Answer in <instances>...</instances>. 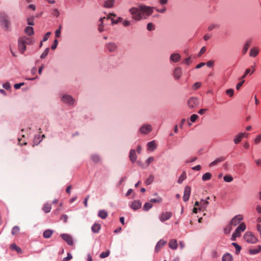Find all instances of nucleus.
<instances>
[{"label":"nucleus","mask_w":261,"mask_h":261,"mask_svg":"<svg viewBox=\"0 0 261 261\" xmlns=\"http://www.w3.org/2000/svg\"><path fill=\"white\" fill-rule=\"evenodd\" d=\"M62 99L63 102L68 103L69 105H72L74 103V99L71 96L69 95H63Z\"/></svg>","instance_id":"obj_14"},{"label":"nucleus","mask_w":261,"mask_h":261,"mask_svg":"<svg viewBox=\"0 0 261 261\" xmlns=\"http://www.w3.org/2000/svg\"><path fill=\"white\" fill-rule=\"evenodd\" d=\"M251 43H252L251 39H249L246 42V43L243 47V48L242 49L243 55H245L246 54V53L248 51V48L250 46Z\"/></svg>","instance_id":"obj_20"},{"label":"nucleus","mask_w":261,"mask_h":261,"mask_svg":"<svg viewBox=\"0 0 261 261\" xmlns=\"http://www.w3.org/2000/svg\"><path fill=\"white\" fill-rule=\"evenodd\" d=\"M18 50L19 51L23 54L26 50L27 47L26 44H24L23 41L19 38L18 41Z\"/></svg>","instance_id":"obj_12"},{"label":"nucleus","mask_w":261,"mask_h":261,"mask_svg":"<svg viewBox=\"0 0 261 261\" xmlns=\"http://www.w3.org/2000/svg\"><path fill=\"white\" fill-rule=\"evenodd\" d=\"M244 240L248 243L255 244L258 240L251 232H246L243 237Z\"/></svg>","instance_id":"obj_5"},{"label":"nucleus","mask_w":261,"mask_h":261,"mask_svg":"<svg viewBox=\"0 0 261 261\" xmlns=\"http://www.w3.org/2000/svg\"><path fill=\"white\" fill-rule=\"evenodd\" d=\"M61 238L66 242L69 245H73V240L72 237L67 234H62L61 235Z\"/></svg>","instance_id":"obj_13"},{"label":"nucleus","mask_w":261,"mask_h":261,"mask_svg":"<svg viewBox=\"0 0 261 261\" xmlns=\"http://www.w3.org/2000/svg\"><path fill=\"white\" fill-rule=\"evenodd\" d=\"M147 146L149 149L154 150L156 148V145L154 141H152L147 143Z\"/></svg>","instance_id":"obj_39"},{"label":"nucleus","mask_w":261,"mask_h":261,"mask_svg":"<svg viewBox=\"0 0 261 261\" xmlns=\"http://www.w3.org/2000/svg\"><path fill=\"white\" fill-rule=\"evenodd\" d=\"M19 228L18 226H15L12 229V234L13 235H15L17 234L19 232Z\"/></svg>","instance_id":"obj_48"},{"label":"nucleus","mask_w":261,"mask_h":261,"mask_svg":"<svg viewBox=\"0 0 261 261\" xmlns=\"http://www.w3.org/2000/svg\"><path fill=\"white\" fill-rule=\"evenodd\" d=\"M49 48H47L45 49V50L44 51V52L41 55V58L43 59L46 57V56L48 55L49 52Z\"/></svg>","instance_id":"obj_52"},{"label":"nucleus","mask_w":261,"mask_h":261,"mask_svg":"<svg viewBox=\"0 0 261 261\" xmlns=\"http://www.w3.org/2000/svg\"><path fill=\"white\" fill-rule=\"evenodd\" d=\"M169 247L172 249H176L177 248V241L175 239H172L169 243Z\"/></svg>","instance_id":"obj_25"},{"label":"nucleus","mask_w":261,"mask_h":261,"mask_svg":"<svg viewBox=\"0 0 261 261\" xmlns=\"http://www.w3.org/2000/svg\"><path fill=\"white\" fill-rule=\"evenodd\" d=\"M186 174L185 172H183L181 175L179 177L177 182L178 184H181L182 182L186 178Z\"/></svg>","instance_id":"obj_37"},{"label":"nucleus","mask_w":261,"mask_h":261,"mask_svg":"<svg viewBox=\"0 0 261 261\" xmlns=\"http://www.w3.org/2000/svg\"><path fill=\"white\" fill-rule=\"evenodd\" d=\"M231 225H230V224L229 223V225H228L224 229V232L226 234H228L229 233L231 229H232V227H231Z\"/></svg>","instance_id":"obj_47"},{"label":"nucleus","mask_w":261,"mask_h":261,"mask_svg":"<svg viewBox=\"0 0 261 261\" xmlns=\"http://www.w3.org/2000/svg\"><path fill=\"white\" fill-rule=\"evenodd\" d=\"M246 229V225L244 223H241L239 226L237 228L235 231L233 233L232 235L231 240L232 241H235L236 238L239 237L241 236V233L242 231H244Z\"/></svg>","instance_id":"obj_4"},{"label":"nucleus","mask_w":261,"mask_h":261,"mask_svg":"<svg viewBox=\"0 0 261 261\" xmlns=\"http://www.w3.org/2000/svg\"><path fill=\"white\" fill-rule=\"evenodd\" d=\"M199 104V100L196 97H191L188 100L187 105L189 109H193L196 108Z\"/></svg>","instance_id":"obj_6"},{"label":"nucleus","mask_w":261,"mask_h":261,"mask_svg":"<svg viewBox=\"0 0 261 261\" xmlns=\"http://www.w3.org/2000/svg\"><path fill=\"white\" fill-rule=\"evenodd\" d=\"M248 135H249L248 133H241L238 134L234 137V139L233 140L234 143L236 144L239 143L241 141L242 139L243 138L247 137Z\"/></svg>","instance_id":"obj_9"},{"label":"nucleus","mask_w":261,"mask_h":261,"mask_svg":"<svg viewBox=\"0 0 261 261\" xmlns=\"http://www.w3.org/2000/svg\"><path fill=\"white\" fill-rule=\"evenodd\" d=\"M34 17H31L28 18L27 21H28V24L30 25H33L34 24Z\"/></svg>","instance_id":"obj_50"},{"label":"nucleus","mask_w":261,"mask_h":261,"mask_svg":"<svg viewBox=\"0 0 261 261\" xmlns=\"http://www.w3.org/2000/svg\"><path fill=\"white\" fill-rule=\"evenodd\" d=\"M261 251V245H258L256 248L250 249L249 252L250 254H256Z\"/></svg>","instance_id":"obj_29"},{"label":"nucleus","mask_w":261,"mask_h":261,"mask_svg":"<svg viewBox=\"0 0 261 261\" xmlns=\"http://www.w3.org/2000/svg\"><path fill=\"white\" fill-rule=\"evenodd\" d=\"M129 12L132 15V18L136 21H140L142 18V14L140 10V5L138 7H132L129 9Z\"/></svg>","instance_id":"obj_1"},{"label":"nucleus","mask_w":261,"mask_h":261,"mask_svg":"<svg viewBox=\"0 0 261 261\" xmlns=\"http://www.w3.org/2000/svg\"><path fill=\"white\" fill-rule=\"evenodd\" d=\"M166 244V241L163 240H160L156 245L155 251L159 252L160 249Z\"/></svg>","instance_id":"obj_18"},{"label":"nucleus","mask_w":261,"mask_h":261,"mask_svg":"<svg viewBox=\"0 0 261 261\" xmlns=\"http://www.w3.org/2000/svg\"><path fill=\"white\" fill-rule=\"evenodd\" d=\"M98 216L101 219H106L108 216V213L105 210H100Z\"/></svg>","instance_id":"obj_36"},{"label":"nucleus","mask_w":261,"mask_h":261,"mask_svg":"<svg viewBox=\"0 0 261 261\" xmlns=\"http://www.w3.org/2000/svg\"><path fill=\"white\" fill-rule=\"evenodd\" d=\"M250 72H251V70H250V69H249V68L245 70V72L244 74L242 76L241 79H244V78H245V77H246V76H247V75L248 74H249Z\"/></svg>","instance_id":"obj_60"},{"label":"nucleus","mask_w":261,"mask_h":261,"mask_svg":"<svg viewBox=\"0 0 261 261\" xmlns=\"http://www.w3.org/2000/svg\"><path fill=\"white\" fill-rule=\"evenodd\" d=\"M259 51L258 48L256 47H252L250 50L249 56L251 57L255 58L258 55Z\"/></svg>","instance_id":"obj_19"},{"label":"nucleus","mask_w":261,"mask_h":261,"mask_svg":"<svg viewBox=\"0 0 261 261\" xmlns=\"http://www.w3.org/2000/svg\"><path fill=\"white\" fill-rule=\"evenodd\" d=\"M191 191V188L190 186H187L185 187L183 196V200L184 201L186 202L189 199Z\"/></svg>","instance_id":"obj_8"},{"label":"nucleus","mask_w":261,"mask_h":261,"mask_svg":"<svg viewBox=\"0 0 261 261\" xmlns=\"http://www.w3.org/2000/svg\"><path fill=\"white\" fill-rule=\"evenodd\" d=\"M72 258V255L70 253H68L67 256L63 259V261H68Z\"/></svg>","instance_id":"obj_64"},{"label":"nucleus","mask_w":261,"mask_h":261,"mask_svg":"<svg viewBox=\"0 0 261 261\" xmlns=\"http://www.w3.org/2000/svg\"><path fill=\"white\" fill-rule=\"evenodd\" d=\"M243 217L241 215H238L234 216L230 221V224L233 226H236L239 224L243 220Z\"/></svg>","instance_id":"obj_7"},{"label":"nucleus","mask_w":261,"mask_h":261,"mask_svg":"<svg viewBox=\"0 0 261 261\" xmlns=\"http://www.w3.org/2000/svg\"><path fill=\"white\" fill-rule=\"evenodd\" d=\"M218 27H219V25L217 24H212L210 25H209V27H208V30L209 31H212V30H213L215 28H217Z\"/></svg>","instance_id":"obj_55"},{"label":"nucleus","mask_w":261,"mask_h":261,"mask_svg":"<svg viewBox=\"0 0 261 261\" xmlns=\"http://www.w3.org/2000/svg\"><path fill=\"white\" fill-rule=\"evenodd\" d=\"M154 161V158L153 156L149 157L146 161L147 166H148L151 162Z\"/></svg>","instance_id":"obj_61"},{"label":"nucleus","mask_w":261,"mask_h":261,"mask_svg":"<svg viewBox=\"0 0 261 261\" xmlns=\"http://www.w3.org/2000/svg\"><path fill=\"white\" fill-rule=\"evenodd\" d=\"M181 59L180 55L178 53H174L170 55V60L174 63H177L180 61Z\"/></svg>","instance_id":"obj_16"},{"label":"nucleus","mask_w":261,"mask_h":261,"mask_svg":"<svg viewBox=\"0 0 261 261\" xmlns=\"http://www.w3.org/2000/svg\"><path fill=\"white\" fill-rule=\"evenodd\" d=\"M10 248L12 250L16 251L18 253H22V249L14 243L10 245Z\"/></svg>","instance_id":"obj_27"},{"label":"nucleus","mask_w":261,"mask_h":261,"mask_svg":"<svg viewBox=\"0 0 261 261\" xmlns=\"http://www.w3.org/2000/svg\"><path fill=\"white\" fill-rule=\"evenodd\" d=\"M91 159H92V160L96 163H98L100 161L99 157L97 155H92Z\"/></svg>","instance_id":"obj_43"},{"label":"nucleus","mask_w":261,"mask_h":261,"mask_svg":"<svg viewBox=\"0 0 261 261\" xmlns=\"http://www.w3.org/2000/svg\"><path fill=\"white\" fill-rule=\"evenodd\" d=\"M114 0H105L103 7L106 8H111L113 6Z\"/></svg>","instance_id":"obj_30"},{"label":"nucleus","mask_w":261,"mask_h":261,"mask_svg":"<svg viewBox=\"0 0 261 261\" xmlns=\"http://www.w3.org/2000/svg\"><path fill=\"white\" fill-rule=\"evenodd\" d=\"M154 29H155L154 25L152 23L150 22L147 24V30L150 31L154 30Z\"/></svg>","instance_id":"obj_44"},{"label":"nucleus","mask_w":261,"mask_h":261,"mask_svg":"<svg viewBox=\"0 0 261 261\" xmlns=\"http://www.w3.org/2000/svg\"><path fill=\"white\" fill-rule=\"evenodd\" d=\"M110 19H111V20H112V23L113 24H117V23H118V22H121V21H122V20H123L122 18V17H119L118 18V19H117L116 20H114V19L111 18Z\"/></svg>","instance_id":"obj_49"},{"label":"nucleus","mask_w":261,"mask_h":261,"mask_svg":"<svg viewBox=\"0 0 261 261\" xmlns=\"http://www.w3.org/2000/svg\"><path fill=\"white\" fill-rule=\"evenodd\" d=\"M101 228V226L99 224L95 223L91 228V230L94 233H98Z\"/></svg>","instance_id":"obj_31"},{"label":"nucleus","mask_w":261,"mask_h":261,"mask_svg":"<svg viewBox=\"0 0 261 261\" xmlns=\"http://www.w3.org/2000/svg\"><path fill=\"white\" fill-rule=\"evenodd\" d=\"M110 254V251L108 250L107 251H106V252H102L100 254V257L101 258H105L106 257H108Z\"/></svg>","instance_id":"obj_45"},{"label":"nucleus","mask_w":261,"mask_h":261,"mask_svg":"<svg viewBox=\"0 0 261 261\" xmlns=\"http://www.w3.org/2000/svg\"><path fill=\"white\" fill-rule=\"evenodd\" d=\"M154 180V176L152 175H150L149 177L146 180V184L147 185H150Z\"/></svg>","instance_id":"obj_41"},{"label":"nucleus","mask_w":261,"mask_h":261,"mask_svg":"<svg viewBox=\"0 0 261 261\" xmlns=\"http://www.w3.org/2000/svg\"><path fill=\"white\" fill-rule=\"evenodd\" d=\"M53 233V230H51V229H47L44 231V232L43 233V236L44 238L48 239L51 237Z\"/></svg>","instance_id":"obj_32"},{"label":"nucleus","mask_w":261,"mask_h":261,"mask_svg":"<svg viewBox=\"0 0 261 261\" xmlns=\"http://www.w3.org/2000/svg\"><path fill=\"white\" fill-rule=\"evenodd\" d=\"M111 16H116V14H113V13H111V14H110L109 15V16L107 17H103L100 18L99 21L101 22V23L99 25L98 29L100 32H102L103 31V25L102 24L103 21L105 19L108 20V19H110L111 18Z\"/></svg>","instance_id":"obj_11"},{"label":"nucleus","mask_w":261,"mask_h":261,"mask_svg":"<svg viewBox=\"0 0 261 261\" xmlns=\"http://www.w3.org/2000/svg\"><path fill=\"white\" fill-rule=\"evenodd\" d=\"M152 206V204L151 202H146L143 206V210L144 211H148L150 208H151Z\"/></svg>","instance_id":"obj_40"},{"label":"nucleus","mask_w":261,"mask_h":261,"mask_svg":"<svg viewBox=\"0 0 261 261\" xmlns=\"http://www.w3.org/2000/svg\"><path fill=\"white\" fill-rule=\"evenodd\" d=\"M154 9H155V8L153 7L147 6L144 5H140V10L142 14V16L144 14L146 15L147 16L151 15L153 12Z\"/></svg>","instance_id":"obj_3"},{"label":"nucleus","mask_w":261,"mask_h":261,"mask_svg":"<svg viewBox=\"0 0 261 261\" xmlns=\"http://www.w3.org/2000/svg\"><path fill=\"white\" fill-rule=\"evenodd\" d=\"M260 141H261V135H259L254 139V142L256 144H258Z\"/></svg>","instance_id":"obj_58"},{"label":"nucleus","mask_w":261,"mask_h":261,"mask_svg":"<svg viewBox=\"0 0 261 261\" xmlns=\"http://www.w3.org/2000/svg\"><path fill=\"white\" fill-rule=\"evenodd\" d=\"M151 130V126L149 124H145L140 129V131L142 134H148Z\"/></svg>","instance_id":"obj_15"},{"label":"nucleus","mask_w":261,"mask_h":261,"mask_svg":"<svg viewBox=\"0 0 261 261\" xmlns=\"http://www.w3.org/2000/svg\"><path fill=\"white\" fill-rule=\"evenodd\" d=\"M205 51H206V47L204 46L202 47L198 54V57H200L202 55V54H203L204 52H205Z\"/></svg>","instance_id":"obj_63"},{"label":"nucleus","mask_w":261,"mask_h":261,"mask_svg":"<svg viewBox=\"0 0 261 261\" xmlns=\"http://www.w3.org/2000/svg\"><path fill=\"white\" fill-rule=\"evenodd\" d=\"M198 116L196 114H193L191 117L190 120L192 122H194L196 119L198 118Z\"/></svg>","instance_id":"obj_54"},{"label":"nucleus","mask_w":261,"mask_h":261,"mask_svg":"<svg viewBox=\"0 0 261 261\" xmlns=\"http://www.w3.org/2000/svg\"><path fill=\"white\" fill-rule=\"evenodd\" d=\"M226 93L230 97H232L234 94V91L232 89H229L226 90Z\"/></svg>","instance_id":"obj_51"},{"label":"nucleus","mask_w":261,"mask_h":261,"mask_svg":"<svg viewBox=\"0 0 261 261\" xmlns=\"http://www.w3.org/2000/svg\"><path fill=\"white\" fill-rule=\"evenodd\" d=\"M58 40L57 39H55L54 40V43L53 44L51 45V49H56V48L57 47V46L58 45Z\"/></svg>","instance_id":"obj_59"},{"label":"nucleus","mask_w":261,"mask_h":261,"mask_svg":"<svg viewBox=\"0 0 261 261\" xmlns=\"http://www.w3.org/2000/svg\"><path fill=\"white\" fill-rule=\"evenodd\" d=\"M51 209V204L48 203H45L43 205V208H42L43 211L45 213H49Z\"/></svg>","instance_id":"obj_35"},{"label":"nucleus","mask_w":261,"mask_h":261,"mask_svg":"<svg viewBox=\"0 0 261 261\" xmlns=\"http://www.w3.org/2000/svg\"><path fill=\"white\" fill-rule=\"evenodd\" d=\"M150 201L153 203H161L162 201V198L161 197H158L156 198H151Z\"/></svg>","instance_id":"obj_42"},{"label":"nucleus","mask_w":261,"mask_h":261,"mask_svg":"<svg viewBox=\"0 0 261 261\" xmlns=\"http://www.w3.org/2000/svg\"><path fill=\"white\" fill-rule=\"evenodd\" d=\"M20 38L23 41V42L26 44V45H32L34 42V40L32 38H29L26 36L21 37Z\"/></svg>","instance_id":"obj_17"},{"label":"nucleus","mask_w":261,"mask_h":261,"mask_svg":"<svg viewBox=\"0 0 261 261\" xmlns=\"http://www.w3.org/2000/svg\"><path fill=\"white\" fill-rule=\"evenodd\" d=\"M212 174L210 173L207 172L203 175L202 179L203 181H206L210 180Z\"/></svg>","instance_id":"obj_38"},{"label":"nucleus","mask_w":261,"mask_h":261,"mask_svg":"<svg viewBox=\"0 0 261 261\" xmlns=\"http://www.w3.org/2000/svg\"><path fill=\"white\" fill-rule=\"evenodd\" d=\"M0 24L4 29L7 31L10 26V22L8 15L4 12L0 13Z\"/></svg>","instance_id":"obj_2"},{"label":"nucleus","mask_w":261,"mask_h":261,"mask_svg":"<svg viewBox=\"0 0 261 261\" xmlns=\"http://www.w3.org/2000/svg\"><path fill=\"white\" fill-rule=\"evenodd\" d=\"M129 156V159H130V161L133 163H134L136 161L137 155H136V151L135 150H134V149L130 150Z\"/></svg>","instance_id":"obj_28"},{"label":"nucleus","mask_w":261,"mask_h":261,"mask_svg":"<svg viewBox=\"0 0 261 261\" xmlns=\"http://www.w3.org/2000/svg\"><path fill=\"white\" fill-rule=\"evenodd\" d=\"M223 179L226 182H231L233 180V177L230 175H225Z\"/></svg>","instance_id":"obj_46"},{"label":"nucleus","mask_w":261,"mask_h":261,"mask_svg":"<svg viewBox=\"0 0 261 261\" xmlns=\"http://www.w3.org/2000/svg\"><path fill=\"white\" fill-rule=\"evenodd\" d=\"M107 48L109 51L113 52L116 50L117 45L115 43L111 42L107 44Z\"/></svg>","instance_id":"obj_23"},{"label":"nucleus","mask_w":261,"mask_h":261,"mask_svg":"<svg viewBox=\"0 0 261 261\" xmlns=\"http://www.w3.org/2000/svg\"><path fill=\"white\" fill-rule=\"evenodd\" d=\"M242 80V81L239 82L236 86V88L237 90H239L240 88L242 86L244 83L245 82V81L243 79Z\"/></svg>","instance_id":"obj_57"},{"label":"nucleus","mask_w":261,"mask_h":261,"mask_svg":"<svg viewBox=\"0 0 261 261\" xmlns=\"http://www.w3.org/2000/svg\"><path fill=\"white\" fill-rule=\"evenodd\" d=\"M174 76L175 78V79L178 80L179 79L181 75V69L179 67H177L174 69Z\"/></svg>","instance_id":"obj_22"},{"label":"nucleus","mask_w":261,"mask_h":261,"mask_svg":"<svg viewBox=\"0 0 261 261\" xmlns=\"http://www.w3.org/2000/svg\"><path fill=\"white\" fill-rule=\"evenodd\" d=\"M24 84V83H19V84H16L14 85V87L16 89H19L22 86H23V85Z\"/></svg>","instance_id":"obj_62"},{"label":"nucleus","mask_w":261,"mask_h":261,"mask_svg":"<svg viewBox=\"0 0 261 261\" xmlns=\"http://www.w3.org/2000/svg\"><path fill=\"white\" fill-rule=\"evenodd\" d=\"M3 87L4 88L9 90L11 88L10 84L9 82H6V83L3 85Z\"/></svg>","instance_id":"obj_56"},{"label":"nucleus","mask_w":261,"mask_h":261,"mask_svg":"<svg viewBox=\"0 0 261 261\" xmlns=\"http://www.w3.org/2000/svg\"><path fill=\"white\" fill-rule=\"evenodd\" d=\"M172 215V214L170 212H166L165 213H163L160 217V219L162 222H164L168 219H169Z\"/></svg>","instance_id":"obj_10"},{"label":"nucleus","mask_w":261,"mask_h":261,"mask_svg":"<svg viewBox=\"0 0 261 261\" xmlns=\"http://www.w3.org/2000/svg\"><path fill=\"white\" fill-rule=\"evenodd\" d=\"M222 261H232L233 257L230 253H226L223 255V256L222 257Z\"/></svg>","instance_id":"obj_26"},{"label":"nucleus","mask_w":261,"mask_h":261,"mask_svg":"<svg viewBox=\"0 0 261 261\" xmlns=\"http://www.w3.org/2000/svg\"><path fill=\"white\" fill-rule=\"evenodd\" d=\"M24 32L29 36H31L34 34V29L32 27H27L24 29Z\"/></svg>","instance_id":"obj_34"},{"label":"nucleus","mask_w":261,"mask_h":261,"mask_svg":"<svg viewBox=\"0 0 261 261\" xmlns=\"http://www.w3.org/2000/svg\"><path fill=\"white\" fill-rule=\"evenodd\" d=\"M141 203L139 200H136V201H133L130 205L131 208L132 209H133L134 210H138V209L140 208L141 207Z\"/></svg>","instance_id":"obj_21"},{"label":"nucleus","mask_w":261,"mask_h":261,"mask_svg":"<svg viewBox=\"0 0 261 261\" xmlns=\"http://www.w3.org/2000/svg\"><path fill=\"white\" fill-rule=\"evenodd\" d=\"M209 204V202L207 200H201L200 201V205L201 206L199 208V210L200 211H204L208 204Z\"/></svg>","instance_id":"obj_24"},{"label":"nucleus","mask_w":261,"mask_h":261,"mask_svg":"<svg viewBox=\"0 0 261 261\" xmlns=\"http://www.w3.org/2000/svg\"><path fill=\"white\" fill-rule=\"evenodd\" d=\"M201 83L196 82L193 85V88L194 89L196 90V89H198V88H199L201 87Z\"/></svg>","instance_id":"obj_53"},{"label":"nucleus","mask_w":261,"mask_h":261,"mask_svg":"<svg viewBox=\"0 0 261 261\" xmlns=\"http://www.w3.org/2000/svg\"><path fill=\"white\" fill-rule=\"evenodd\" d=\"M225 160V158L223 156L218 158L216 160H215V161H214L213 162H212L211 163H210V166L212 167V166H215L218 163L221 162L222 161H224Z\"/></svg>","instance_id":"obj_33"}]
</instances>
